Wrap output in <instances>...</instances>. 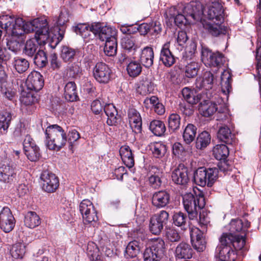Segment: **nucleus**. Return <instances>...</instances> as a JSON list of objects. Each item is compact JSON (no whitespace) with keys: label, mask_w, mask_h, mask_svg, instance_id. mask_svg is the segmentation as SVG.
<instances>
[{"label":"nucleus","mask_w":261,"mask_h":261,"mask_svg":"<svg viewBox=\"0 0 261 261\" xmlns=\"http://www.w3.org/2000/svg\"><path fill=\"white\" fill-rule=\"evenodd\" d=\"M220 244L216 249L219 261H234L237 251L244 248L245 240L238 241L229 234H222L219 239Z\"/></svg>","instance_id":"nucleus-1"},{"label":"nucleus","mask_w":261,"mask_h":261,"mask_svg":"<svg viewBox=\"0 0 261 261\" xmlns=\"http://www.w3.org/2000/svg\"><path fill=\"white\" fill-rule=\"evenodd\" d=\"M46 145L50 150H60L67 142V135L58 124L50 125L45 130Z\"/></svg>","instance_id":"nucleus-2"},{"label":"nucleus","mask_w":261,"mask_h":261,"mask_svg":"<svg viewBox=\"0 0 261 261\" xmlns=\"http://www.w3.org/2000/svg\"><path fill=\"white\" fill-rule=\"evenodd\" d=\"M182 203L186 211L191 220L197 218L198 212L205 205V199L202 193L194 195L191 193L182 196Z\"/></svg>","instance_id":"nucleus-3"},{"label":"nucleus","mask_w":261,"mask_h":261,"mask_svg":"<svg viewBox=\"0 0 261 261\" xmlns=\"http://www.w3.org/2000/svg\"><path fill=\"white\" fill-rule=\"evenodd\" d=\"M218 172V169L217 168L206 169L204 167H200L194 172V182L201 187L207 185L211 187L216 180Z\"/></svg>","instance_id":"nucleus-4"},{"label":"nucleus","mask_w":261,"mask_h":261,"mask_svg":"<svg viewBox=\"0 0 261 261\" xmlns=\"http://www.w3.org/2000/svg\"><path fill=\"white\" fill-rule=\"evenodd\" d=\"M165 253L164 240L159 238L153 240L150 246L147 247L143 253L144 261H160Z\"/></svg>","instance_id":"nucleus-5"},{"label":"nucleus","mask_w":261,"mask_h":261,"mask_svg":"<svg viewBox=\"0 0 261 261\" xmlns=\"http://www.w3.org/2000/svg\"><path fill=\"white\" fill-rule=\"evenodd\" d=\"M16 165L12 161L5 160L0 166V181L11 184L16 180L17 173Z\"/></svg>","instance_id":"nucleus-6"},{"label":"nucleus","mask_w":261,"mask_h":261,"mask_svg":"<svg viewBox=\"0 0 261 261\" xmlns=\"http://www.w3.org/2000/svg\"><path fill=\"white\" fill-rule=\"evenodd\" d=\"M169 217V213L165 210H162L151 216L149 223V229L151 233L159 235L164 226L167 224Z\"/></svg>","instance_id":"nucleus-7"},{"label":"nucleus","mask_w":261,"mask_h":261,"mask_svg":"<svg viewBox=\"0 0 261 261\" xmlns=\"http://www.w3.org/2000/svg\"><path fill=\"white\" fill-rule=\"evenodd\" d=\"M48 38L46 29L41 32H39L36 37L27 41L23 53L29 57H33L37 53L38 45L45 44Z\"/></svg>","instance_id":"nucleus-8"},{"label":"nucleus","mask_w":261,"mask_h":261,"mask_svg":"<svg viewBox=\"0 0 261 261\" xmlns=\"http://www.w3.org/2000/svg\"><path fill=\"white\" fill-rule=\"evenodd\" d=\"M79 210L85 224H91L98 220L96 211L90 200L88 199L82 200L80 204Z\"/></svg>","instance_id":"nucleus-9"},{"label":"nucleus","mask_w":261,"mask_h":261,"mask_svg":"<svg viewBox=\"0 0 261 261\" xmlns=\"http://www.w3.org/2000/svg\"><path fill=\"white\" fill-rule=\"evenodd\" d=\"M201 60L206 66L219 67L223 64L224 58L220 52L213 53L207 48H203L201 51Z\"/></svg>","instance_id":"nucleus-10"},{"label":"nucleus","mask_w":261,"mask_h":261,"mask_svg":"<svg viewBox=\"0 0 261 261\" xmlns=\"http://www.w3.org/2000/svg\"><path fill=\"white\" fill-rule=\"evenodd\" d=\"M181 11L190 22L201 20L204 13L202 6L200 3L191 2L187 4L182 8Z\"/></svg>","instance_id":"nucleus-11"},{"label":"nucleus","mask_w":261,"mask_h":261,"mask_svg":"<svg viewBox=\"0 0 261 261\" xmlns=\"http://www.w3.org/2000/svg\"><path fill=\"white\" fill-rule=\"evenodd\" d=\"M92 29L93 31L94 36H97L102 41L111 40V38L116 36L117 32L114 28L103 25L99 22L92 23Z\"/></svg>","instance_id":"nucleus-12"},{"label":"nucleus","mask_w":261,"mask_h":261,"mask_svg":"<svg viewBox=\"0 0 261 261\" xmlns=\"http://www.w3.org/2000/svg\"><path fill=\"white\" fill-rule=\"evenodd\" d=\"M16 220L11 210L7 206L0 211V228L5 233L11 232L14 228Z\"/></svg>","instance_id":"nucleus-13"},{"label":"nucleus","mask_w":261,"mask_h":261,"mask_svg":"<svg viewBox=\"0 0 261 261\" xmlns=\"http://www.w3.org/2000/svg\"><path fill=\"white\" fill-rule=\"evenodd\" d=\"M93 74L96 81L100 84H107L111 80L112 70L106 63L98 62L95 65Z\"/></svg>","instance_id":"nucleus-14"},{"label":"nucleus","mask_w":261,"mask_h":261,"mask_svg":"<svg viewBox=\"0 0 261 261\" xmlns=\"http://www.w3.org/2000/svg\"><path fill=\"white\" fill-rule=\"evenodd\" d=\"M42 180V189L48 192H55L59 187V180L58 177L53 173L47 171H43L40 176Z\"/></svg>","instance_id":"nucleus-15"},{"label":"nucleus","mask_w":261,"mask_h":261,"mask_svg":"<svg viewBox=\"0 0 261 261\" xmlns=\"http://www.w3.org/2000/svg\"><path fill=\"white\" fill-rule=\"evenodd\" d=\"M250 226V223L247 221L245 223L240 219L232 220L228 226L229 232L223 233V234H229L235 238L238 241L245 240V236L239 234L241 231H245Z\"/></svg>","instance_id":"nucleus-16"},{"label":"nucleus","mask_w":261,"mask_h":261,"mask_svg":"<svg viewBox=\"0 0 261 261\" xmlns=\"http://www.w3.org/2000/svg\"><path fill=\"white\" fill-rule=\"evenodd\" d=\"M44 29H46L47 31V36H49V32L48 23L45 18H36L32 21H24V33L35 31L34 37H36L39 32H42Z\"/></svg>","instance_id":"nucleus-17"},{"label":"nucleus","mask_w":261,"mask_h":261,"mask_svg":"<svg viewBox=\"0 0 261 261\" xmlns=\"http://www.w3.org/2000/svg\"><path fill=\"white\" fill-rule=\"evenodd\" d=\"M170 194L168 191L165 190H159L151 195V204L156 209L165 208L170 203Z\"/></svg>","instance_id":"nucleus-18"},{"label":"nucleus","mask_w":261,"mask_h":261,"mask_svg":"<svg viewBox=\"0 0 261 261\" xmlns=\"http://www.w3.org/2000/svg\"><path fill=\"white\" fill-rule=\"evenodd\" d=\"M25 85L28 90L38 91L44 85V80L42 75L36 71L31 72L25 81Z\"/></svg>","instance_id":"nucleus-19"},{"label":"nucleus","mask_w":261,"mask_h":261,"mask_svg":"<svg viewBox=\"0 0 261 261\" xmlns=\"http://www.w3.org/2000/svg\"><path fill=\"white\" fill-rule=\"evenodd\" d=\"M207 17L209 20L221 21L223 20L224 10L221 3L218 1L213 2L207 7L206 11Z\"/></svg>","instance_id":"nucleus-20"},{"label":"nucleus","mask_w":261,"mask_h":261,"mask_svg":"<svg viewBox=\"0 0 261 261\" xmlns=\"http://www.w3.org/2000/svg\"><path fill=\"white\" fill-rule=\"evenodd\" d=\"M173 181L177 184L185 186L189 181L188 169L184 165L180 164L172 173Z\"/></svg>","instance_id":"nucleus-21"},{"label":"nucleus","mask_w":261,"mask_h":261,"mask_svg":"<svg viewBox=\"0 0 261 261\" xmlns=\"http://www.w3.org/2000/svg\"><path fill=\"white\" fill-rule=\"evenodd\" d=\"M203 232L199 228L194 229L191 233V241L194 248L198 252L203 251L206 248V242Z\"/></svg>","instance_id":"nucleus-22"},{"label":"nucleus","mask_w":261,"mask_h":261,"mask_svg":"<svg viewBox=\"0 0 261 261\" xmlns=\"http://www.w3.org/2000/svg\"><path fill=\"white\" fill-rule=\"evenodd\" d=\"M215 77L214 74L210 71L204 73L203 77H198L195 82V87L198 90L204 89L206 90L211 89L214 83Z\"/></svg>","instance_id":"nucleus-23"},{"label":"nucleus","mask_w":261,"mask_h":261,"mask_svg":"<svg viewBox=\"0 0 261 261\" xmlns=\"http://www.w3.org/2000/svg\"><path fill=\"white\" fill-rule=\"evenodd\" d=\"M170 42L165 43L160 51V60L166 67H170L175 62V58L170 50Z\"/></svg>","instance_id":"nucleus-24"},{"label":"nucleus","mask_w":261,"mask_h":261,"mask_svg":"<svg viewBox=\"0 0 261 261\" xmlns=\"http://www.w3.org/2000/svg\"><path fill=\"white\" fill-rule=\"evenodd\" d=\"M104 112L108 117L107 123L109 125H116L120 121V116L118 115L117 110L113 104L106 105Z\"/></svg>","instance_id":"nucleus-25"},{"label":"nucleus","mask_w":261,"mask_h":261,"mask_svg":"<svg viewBox=\"0 0 261 261\" xmlns=\"http://www.w3.org/2000/svg\"><path fill=\"white\" fill-rule=\"evenodd\" d=\"M174 253L176 259H189L192 256L193 249L190 244L182 242L176 246Z\"/></svg>","instance_id":"nucleus-26"},{"label":"nucleus","mask_w":261,"mask_h":261,"mask_svg":"<svg viewBox=\"0 0 261 261\" xmlns=\"http://www.w3.org/2000/svg\"><path fill=\"white\" fill-rule=\"evenodd\" d=\"M212 23L205 21L203 23V28L212 36L217 37L220 35H225L227 33V28L221 24V21Z\"/></svg>","instance_id":"nucleus-27"},{"label":"nucleus","mask_w":261,"mask_h":261,"mask_svg":"<svg viewBox=\"0 0 261 261\" xmlns=\"http://www.w3.org/2000/svg\"><path fill=\"white\" fill-rule=\"evenodd\" d=\"M154 59V51L153 48L150 46L144 47L141 51L140 61L141 64L146 68H149L152 66Z\"/></svg>","instance_id":"nucleus-28"},{"label":"nucleus","mask_w":261,"mask_h":261,"mask_svg":"<svg viewBox=\"0 0 261 261\" xmlns=\"http://www.w3.org/2000/svg\"><path fill=\"white\" fill-rule=\"evenodd\" d=\"M151 174L149 177V183L150 186L153 189H158L161 187L164 173L163 170L156 167H152L151 171Z\"/></svg>","instance_id":"nucleus-29"},{"label":"nucleus","mask_w":261,"mask_h":261,"mask_svg":"<svg viewBox=\"0 0 261 261\" xmlns=\"http://www.w3.org/2000/svg\"><path fill=\"white\" fill-rule=\"evenodd\" d=\"M189 219L186 214L180 211L174 212L172 216L173 224L183 230H186L189 227Z\"/></svg>","instance_id":"nucleus-30"},{"label":"nucleus","mask_w":261,"mask_h":261,"mask_svg":"<svg viewBox=\"0 0 261 261\" xmlns=\"http://www.w3.org/2000/svg\"><path fill=\"white\" fill-rule=\"evenodd\" d=\"M119 153L124 164L128 168H132L135 164L134 155L128 146H122L119 150Z\"/></svg>","instance_id":"nucleus-31"},{"label":"nucleus","mask_w":261,"mask_h":261,"mask_svg":"<svg viewBox=\"0 0 261 261\" xmlns=\"http://www.w3.org/2000/svg\"><path fill=\"white\" fill-rule=\"evenodd\" d=\"M64 96L69 102H73L79 99L77 88L74 82H68L64 87Z\"/></svg>","instance_id":"nucleus-32"},{"label":"nucleus","mask_w":261,"mask_h":261,"mask_svg":"<svg viewBox=\"0 0 261 261\" xmlns=\"http://www.w3.org/2000/svg\"><path fill=\"white\" fill-rule=\"evenodd\" d=\"M199 110L201 114L204 117H211L217 111L218 108L217 105L209 100H204L201 102Z\"/></svg>","instance_id":"nucleus-33"},{"label":"nucleus","mask_w":261,"mask_h":261,"mask_svg":"<svg viewBox=\"0 0 261 261\" xmlns=\"http://www.w3.org/2000/svg\"><path fill=\"white\" fill-rule=\"evenodd\" d=\"M217 136L220 140L227 144H231L234 137L229 126L225 123L220 127Z\"/></svg>","instance_id":"nucleus-34"},{"label":"nucleus","mask_w":261,"mask_h":261,"mask_svg":"<svg viewBox=\"0 0 261 261\" xmlns=\"http://www.w3.org/2000/svg\"><path fill=\"white\" fill-rule=\"evenodd\" d=\"M27 133L26 128L24 126L17 127L14 132V134L16 137L25 135V138L23 142V149L36 145L33 139L29 135L27 134Z\"/></svg>","instance_id":"nucleus-35"},{"label":"nucleus","mask_w":261,"mask_h":261,"mask_svg":"<svg viewBox=\"0 0 261 261\" xmlns=\"http://www.w3.org/2000/svg\"><path fill=\"white\" fill-rule=\"evenodd\" d=\"M231 74L228 70H224L221 74V84L222 92L227 95L231 89Z\"/></svg>","instance_id":"nucleus-36"},{"label":"nucleus","mask_w":261,"mask_h":261,"mask_svg":"<svg viewBox=\"0 0 261 261\" xmlns=\"http://www.w3.org/2000/svg\"><path fill=\"white\" fill-rule=\"evenodd\" d=\"M74 32L84 39H91V33L93 34L92 24L90 26L87 23H79L73 27Z\"/></svg>","instance_id":"nucleus-37"},{"label":"nucleus","mask_w":261,"mask_h":261,"mask_svg":"<svg viewBox=\"0 0 261 261\" xmlns=\"http://www.w3.org/2000/svg\"><path fill=\"white\" fill-rule=\"evenodd\" d=\"M182 95L185 100L189 104L195 105L200 102L201 99V95L198 94L195 95L193 91L188 87L184 88L181 91Z\"/></svg>","instance_id":"nucleus-38"},{"label":"nucleus","mask_w":261,"mask_h":261,"mask_svg":"<svg viewBox=\"0 0 261 261\" xmlns=\"http://www.w3.org/2000/svg\"><path fill=\"white\" fill-rule=\"evenodd\" d=\"M69 13L66 10L62 11L60 14L58 18L57 23L58 26L57 27V30L59 31V38L62 40L64 35V25L69 21Z\"/></svg>","instance_id":"nucleus-39"},{"label":"nucleus","mask_w":261,"mask_h":261,"mask_svg":"<svg viewBox=\"0 0 261 261\" xmlns=\"http://www.w3.org/2000/svg\"><path fill=\"white\" fill-rule=\"evenodd\" d=\"M154 87V84L151 80L145 78L140 82L137 91L140 94L145 95L151 93Z\"/></svg>","instance_id":"nucleus-40"},{"label":"nucleus","mask_w":261,"mask_h":261,"mask_svg":"<svg viewBox=\"0 0 261 261\" xmlns=\"http://www.w3.org/2000/svg\"><path fill=\"white\" fill-rule=\"evenodd\" d=\"M149 129L154 135L162 136L166 132V128L163 121L153 120L150 122Z\"/></svg>","instance_id":"nucleus-41"},{"label":"nucleus","mask_w":261,"mask_h":261,"mask_svg":"<svg viewBox=\"0 0 261 261\" xmlns=\"http://www.w3.org/2000/svg\"><path fill=\"white\" fill-rule=\"evenodd\" d=\"M25 225L30 228H34L40 224V218L34 212H29L24 218Z\"/></svg>","instance_id":"nucleus-42"},{"label":"nucleus","mask_w":261,"mask_h":261,"mask_svg":"<svg viewBox=\"0 0 261 261\" xmlns=\"http://www.w3.org/2000/svg\"><path fill=\"white\" fill-rule=\"evenodd\" d=\"M211 137L210 134L206 131L201 133L197 138L196 141V147L198 149H203L211 142Z\"/></svg>","instance_id":"nucleus-43"},{"label":"nucleus","mask_w":261,"mask_h":261,"mask_svg":"<svg viewBox=\"0 0 261 261\" xmlns=\"http://www.w3.org/2000/svg\"><path fill=\"white\" fill-rule=\"evenodd\" d=\"M12 64L15 70L20 73L26 71L30 66V63L27 60L19 57L14 58Z\"/></svg>","instance_id":"nucleus-44"},{"label":"nucleus","mask_w":261,"mask_h":261,"mask_svg":"<svg viewBox=\"0 0 261 261\" xmlns=\"http://www.w3.org/2000/svg\"><path fill=\"white\" fill-rule=\"evenodd\" d=\"M13 37L21 36L24 34V21L21 18H15L10 31Z\"/></svg>","instance_id":"nucleus-45"},{"label":"nucleus","mask_w":261,"mask_h":261,"mask_svg":"<svg viewBox=\"0 0 261 261\" xmlns=\"http://www.w3.org/2000/svg\"><path fill=\"white\" fill-rule=\"evenodd\" d=\"M197 128L192 124H188L184 129L182 137L184 141L188 144L194 140L196 134Z\"/></svg>","instance_id":"nucleus-46"},{"label":"nucleus","mask_w":261,"mask_h":261,"mask_svg":"<svg viewBox=\"0 0 261 261\" xmlns=\"http://www.w3.org/2000/svg\"><path fill=\"white\" fill-rule=\"evenodd\" d=\"M213 154L218 160H225L229 154V150L224 144H218L213 148Z\"/></svg>","instance_id":"nucleus-47"},{"label":"nucleus","mask_w":261,"mask_h":261,"mask_svg":"<svg viewBox=\"0 0 261 261\" xmlns=\"http://www.w3.org/2000/svg\"><path fill=\"white\" fill-rule=\"evenodd\" d=\"M117 48V41L116 37H112L111 40L106 41L104 47V52L108 56L116 55Z\"/></svg>","instance_id":"nucleus-48"},{"label":"nucleus","mask_w":261,"mask_h":261,"mask_svg":"<svg viewBox=\"0 0 261 261\" xmlns=\"http://www.w3.org/2000/svg\"><path fill=\"white\" fill-rule=\"evenodd\" d=\"M150 149L155 158H161L165 155L167 147L161 142H155L151 146Z\"/></svg>","instance_id":"nucleus-49"},{"label":"nucleus","mask_w":261,"mask_h":261,"mask_svg":"<svg viewBox=\"0 0 261 261\" xmlns=\"http://www.w3.org/2000/svg\"><path fill=\"white\" fill-rule=\"evenodd\" d=\"M25 246L21 243L14 244L10 250L12 256L16 259L22 258L25 253Z\"/></svg>","instance_id":"nucleus-50"},{"label":"nucleus","mask_w":261,"mask_h":261,"mask_svg":"<svg viewBox=\"0 0 261 261\" xmlns=\"http://www.w3.org/2000/svg\"><path fill=\"white\" fill-rule=\"evenodd\" d=\"M122 47L125 50L129 51H135L138 46L135 43V39L129 35H126L121 40Z\"/></svg>","instance_id":"nucleus-51"},{"label":"nucleus","mask_w":261,"mask_h":261,"mask_svg":"<svg viewBox=\"0 0 261 261\" xmlns=\"http://www.w3.org/2000/svg\"><path fill=\"white\" fill-rule=\"evenodd\" d=\"M128 75L131 77H136L138 76L142 71V66L141 64L136 61L130 62L126 68Z\"/></svg>","instance_id":"nucleus-52"},{"label":"nucleus","mask_w":261,"mask_h":261,"mask_svg":"<svg viewBox=\"0 0 261 261\" xmlns=\"http://www.w3.org/2000/svg\"><path fill=\"white\" fill-rule=\"evenodd\" d=\"M140 250L139 243L137 241L130 242L126 247L125 255L127 257L134 258L137 256Z\"/></svg>","instance_id":"nucleus-53"},{"label":"nucleus","mask_w":261,"mask_h":261,"mask_svg":"<svg viewBox=\"0 0 261 261\" xmlns=\"http://www.w3.org/2000/svg\"><path fill=\"white\" fill-rule=\"evenodd\" d=\"M174 11L173 13L170 14L171 17L173 18L174 20V22L176 25L182 24L184 23H191L189 21H188V18L182 11L179 12L176 10L175 7H173L170 9V11Z\"/></svg>","instance_id":"nucleus-54"},{"label":"nucleus","mask_w":261,"mask_h":261,"mask_svg":"<svg viewBox=\"0 0 261 261\" xmlns=\"http://www.w3.org/2000/svg\"><path fill=\"white\" fill-rule=\"evenodd\" d=\"M76 50L70 47L64 46L61 49V57L65 62H71L76 55Z\"/></svg>","instance_id":"nucleus-55"},{"label":"nucleus","mask_w":261,"mask_h":261,"mask_svg":"<svg viewBox=\"0 0 261 261\" xmlns=\"http://www.w3.org/2000/svg\"><path fill=\"white\" fill-rule=\"evenodd\" d=\"M35 64L40 68L46 66L48 60L46 54L43 50L39 49L34 58Z\"/></svg>","instance_id":"nucleus-56"},{"label":"nucleus","mask_w":261,"mask_h":261,"mask_svg":"<svg viewBox=\"0 0 261 261\" xmlns=\"http://www.w3.org/2000/svg\"><path fill=\"white\" fill-rule=\"evenodd\" d=\"M20 100L21 103L25 106H29L36 102L37 98L32 91L28 92L23 91L21 93Z\"/></svg>","instance_id":"nucleus-57"},{"label":"nucleus","mask_w":261,"mask_h":261,"mask_svg":"<svg viewBox=\"0 0 261 261\" xmlns=\"http://www.w3.org/2000/svg\"><path fill=\"white\" fill-rule=\"evenodd\" d=\"M25 154L29 160L36 162L40 157V149L37 145L24 149Z\"/></svg>","instance_id":"nucleus-58"},{"label":"nucleus","mask_w":261,"mask_h":261,"mask_svg":"<svg viewBox=\"0 0 261 261\" xmlns=\"http://www.w3.org/2000/svg\"><path fill=\"white\" fill-rule=\"evenodd\" d=\"M12 120V114L4 112L0 114V130L6 131L10 126Z\"/></svg>","instance_id":"nucleus-59"},{"label":"nucleus","mask_w":261,"mask_h":261,"mask_svg":"<svg viewBox=\"0 0 261 261\" xmlns=\"http://www.w3.org/2000/svg\"><path fill=\"white\" fill-rule=\"evenodd\" d=\"M15 17L13 15H2L0 16V28L6 31H10L12 23L14 22Z\"/></svg>","instance_id":"nucleus-60"},{"label":"nucleus","mask_w":261,"mask_h":261,"mask_svg":"<svg viewBox=\"0 0 261 261\" xmlns=\"http://www.w3.org/2000/svg\"><path fill=\"white\" fill-rule=\"evenodd\" d=\"M199 69L198 64L197 62H192L186 66L185 76L188 78H193L197 75Z\"/></svg>","instance_id":"nucleus-61"},{"label":"nucleus","mask_w":261,"mask_h":261,"mask_svg":"<svg viewBox=\"0 0 261 261\" xmlns=\"http://www.w3.org/2000/svg\"><path fill=\"white\" fill-rule=\"evenodd\" d=\"M180 117L177 114H172L168 117V126L170 130L174 132L179 128Z\"/></svg>","instance_id":"nucleus-62"},{"label":"nucleus","mask_w":261,"mask_h":261,"mask_svg":"<svg viewBox=\"0 0 261 261\" xmlns=\"http://www.w3.org/2000/svg\"><path fill=\"white\" fill-rule=\"evenodd\" d=\"M166 237L171 242H177L181 239L178 230L174 227H169L166 229Z\"/></svg>","instance_id":"nucleus-63"},{"label":"nucleus","mask_w":261,"mask_h":261,"mask_svg":"<svg viewBox=\"0 0 261 261\" xmlns=\"http://www.w3.org/2000/svg\"><path fill=\"white\" fill-rule=\"evenodd\" d=\"M172 153L176 157L183 159L186 155L187 151L181 143L176 142L172 146Z\"/></svg>","instance_id":"nucleus-64"}]
</instances>
